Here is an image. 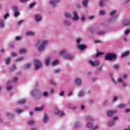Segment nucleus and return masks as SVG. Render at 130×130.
Segmentation results:
<instances>
[{
    "instance_id": "1",
    "label": "nucleus",
    "mask_w": 130,
    "mask_h": 130,
    "mask_svg": "<svg viewBox=\"0 0 130 130\" xmlns=\"http://www.w3.org/2000/svg\"><path fill=\"white\" fill-rule=\"evenodd\" d=\"M48 43V41L45 40L41 42L39 41L38 43V49L39 51H43L45 49V46Z\"/></svg>"
},
{
    "instance_id": "2",
    "label": "nucleus",
    "mask_w": 130,
    "mask_h": 130,
    "mask_svg": "<svg viewBox=\"0 0 130 130\" xmlns=\"http://www.w3.org/2000/svg\"><path fill=\"white\" fill-rule=\"evenodd\" d=\"M116 58V54L112 53H108L104 58L105 60H113Z\"/></svg>"
},
{
    "instance_id": "3",
    "label": "nucleus",
    "mask_w": 130,
    "mask_h": 130,
    "mask_svg": "<svg viewBox=\"0 0 130 130\" xmlns=\"http://www.w3.org/2000/svg\"><path fill=\"white\" fill-rule=\"evenodd\" d=\"M35 70H39L41 68H42V63H41V61L40 59H35Z\"/></svg>"
},
{
    "instance_id": "4",
    "label": "nucleus",
    "mask_w": 130,
    "mask_h": 130,
    "mask_svg": "<svg viewBox=\"0 0 130 130\" xmlns=\"http://www.w3.org/2000/svg\"><path fill=\"white\" fill-rule=\"evenodd\" d=\"M77 47L80 49V50H84L87 48V46L84 44H77Z\"/></svg>"
},
{
    "instance_id": "5",
    "label": "nucleus",
    "mask_w": 130,
    "mask_h": 130,
    "mask_svg": "<svg viewBox=\"0 0 130 130\" xmlns=\"http://www.w3.org/2000/svg\"><path fill=\"white\" fill-rule=\"evenodd\" d=\"M89 63L91 64V66H92L93 67H95L96 66H99L100 62L98 60H95V61H93V60H90Z\"/></svg>"
},
{
    "instance_id": "6",
    "label": "nucleus",
    "mask_w": 130,
    "mask_h": 130,
    "mask_svg": "<svg viewBox=\"0 0 130 130\" xmlns=\"http://www.w3.org/2000/svg\"><path fill=\"white\" fill-rule=\"evenodd\" d=\"M116 112H117V110H115L114 111H109L107 112V115L108 116L111 117L112 116V115H113L114 114H115V113H116Z\"/></svg>"
},
{
    "instance_id": "7",
    "label": "nucleus",
    "mask_w": 130,
    "mask_h": 130,
    "mask_svg": "<svg viewBox=\"0 0 130 130\" xmlns=\"http://www.w3.org/2000/svg\"><path fill=\"white\" fill-rule=\"evenodd\" d=\"M74 57H75V56L71 54H67L64 56V58H66V59H73Z\"/></svg>"
},
{
    "instance_id": "8",
    "label": "nucleus",
    "mask_w": 130,
    "mask_h": 130,
    "mask_svg": "<svg viewBox=\"0 0 130 130\" xmlns=\"http://www.w3.org/2000/svg\"><path fill=\"white\" fill-rule=\"evenodd\" d=\"M129 53H130L129 51L127 50L121 54V57L123 58L124 57H125V56H128V55H129Z\"/></svg>"
},
{
    "instance_id": "9",
    "label": "nucleus",
    "mask_w": 130,
    "mask_h": 130,
    "mask_svg": "<svg viewBox=\"0 0 130 130\" xmlns=\"http://www.w3.org/2000/svg\"><path fill=\"white\" fill-rule=\"evenodd\" d=\"M28 52V50L26 48H22L19 50V53L21 54H25Z\"/></svg>"
},
{
    "instance_id": "10",
    "label": "nucleus",
    "mask_w": 130,
    "mask_h": 130,
    "mask_svg": "<svg viewBox=\"0 0 130 130\" xmlns=\"http://www.w3.org/2000/svg\"><path fill=\"white\" fill-rule=\"evenodd\" d=\"M34 17L37 22H39L41 20V16L39 14H36Z\"/></svg>"
},
{
    "instance_id": "11",
    "label": "nucleus",
    "mask_w": 130,
    "mask_h": 130,
    "mask_svg": "<svg viewBox=\"0 0 130 130\" xmlns=\"http://www.w3.org/2000/svg\"><path fill=\"white\" fill-rule=\"evenodd\" d=\"M74 18H73V20H74V21H78V20H79V16H78V12L75 11L74 12Z\"/></svg>"
},
{
    "instance_id": "12",
    "label": "nucleus",
    "mask_w": 130,
    "mask_h": 130,
    "mask_svg": "<svg viewBox=\"0 0 130 130\" xmlns=\"http://www.w3.org/2000/svg\"><path fill=\"white\" fill-rule=\"evenodd\" d=\"M75 82L77 85H81L82 84V80L79 78L75 79Z\"/></svg>"
},
{
    "instance_id": "13",
    "label": "nucleus",
    "mask_w": 130,
    "mask_h": 130,
    "mask_svg": "<svg viewBox=\"0 0 130 130\" xmlns=\"http://www.w3.org/2000/svg\"><path fill=\"white\" fill-rule=\"evenodd\" d=\"M59 2H60V0H54L53 1H50V3L51 5L55 7V4H56V3H59Z\"/></svg>"
},
{
    "instance_id": "14",
    "label": "nucleus",
    "mask_w": 130,
    "mask_h": 130,
    "mask_svg": "<svg viewBox=\"0 0 130 130\" xmlns=\"http://www.w3.org/2000/svg\"><path fill=\"white\" fill-rule=\"evenodd\" d=\"M49 63H50V57H47L45 60V64L46 66H49Z\"/></svg>"
},
{
    "instance_id": "15",
    "label": "nucleus",
    "mask_w": 130,
    "mask_h": 130,
    "mask_svg": "<svg viewBox=\"0 0 130 130\" xmlns=\"http://www.w3.org/2000/svg\"><path fill=\"white\" fill-rule=\"evenodd\" d=\"M86 126L90 129H92V128H93V123H92L91 122H88L86 124Z\"/></svg>"
},
{
    "instance_id": "16",
    "label": "nucleus",
    "mask_w": 130,
    "mask_h": 130,
    "mask_svg": "<svg viewBox=\"0 0 130 130\" xmlns=\"http://www.w3.org/2000/svg\"><path fill=\"white\" fill-rule=\"evenodd\" d=\"M88 3H89L88 0H83L82 1V4L86 8L88 7Z\"/></svg>"
},
{
    "instance_id": "17",
    "label": "nucleus",
    "mask_w": 130,
    "mask_h": 130,
    "mask_svg": "<svg viewBox=\"0 0 130 130\" xmlns=\"http://www.w3.org/2000/svg\"><path fill=\"white\" fill-rule=\"evenodd\" d=\"M27 101L25 99H22L18 102V104H25Z\"/></svg>"
},
{
    "instance_id": "18",
    "label": "nucleus",
    "mask_w": 130,
    "mask_h": 130,
    "mask_svg": "<svg viewBox=\"0 0 130 130\" xmlns=\"http://www.w3.org/2000/svg\"><path fill=\"white\" fill-rule=\"evenodd\" d=\"M48 120V115L47 114H45L44 116V119L43 120V122H46Z\"/></svg>"
},
{
    "instance_id": "19",
    "label": "nucleus",
    "mask_w": 130,
    "mask_h": 130,
    "mask_svg": "<svg viewBox=\"0 0 130 130\" xmlns=\"http://www.w3.org/2000/svg\"><path fill=\"white\" fill-rule=\"evenodd\" d=\"M123 24L125 26H126L127 25H129L130 21L128 19H125L123 21Z\"/></svg>"
},
{
    "instance_id": "20",
    "label": "nucleus",
    "mask_w": 130,
    "mask_h": 130,
    "mask_svg": "<svg viewBox=\"0 0 130 130\" xmlns=\"http://www.w3.org/2000/svg\"><path fill=\"white\" fill-rule=\"evenodd\" d=\"M38 93V90H37V89H35L31 92V94L33 97H35V96L37 95Z\"/></svg>"
},
{
    "instance_id": "21",
    "label": "nucleus",
    "mask_w": 130,
    "mask_h": 130,
    "mask_svg": "<svg viewBox=\"0 0 130 130\" xmlns=\"http://www.w3.org/2000/svg\"><path fill=\"white\" fill-rule=\"evenodd\" d=\"M16 113H22L24 111L23 109H16L15 110Z\"/></svg>"
},
{
    "instance_id": "22",
    "label": "nucleus",
    "mask_w": 130,
    "mask_h": 130,
    "mask_svg": "<svg viewBox=\"0 0 130 130\" xmlns=\"http://www.w3.org/2000/svg\"><path fill=\"white\" fill-rule=\"evenodd\" d=\"M42 109H43V106H42L40 107L35 108L36 111H41V110H42Z\"/></svg>"
},
{
    "instance_id": "23",
    "label": "nucleus",
    "mask_w": 130,
    "mask_h": 130,
    "mask_svg": "<svg viewBox=\"0 0 130 130\" xmlns=\"http://www.w3.org/2000/svg\"><path fill=\"white\" fill-rule=\"evenodd\" d=\"M11 60H12V58H11V57L6 58V64H10V62H11Z\"/></svg>"
},
{
    "instance_id": "24",
    "label": "nucleus",
    "mask_w": 130,
    "mask_h": 130,
    "mask_svg": "<svg viewBox=\"0 0 130 130\" xmlns=\"http://www.w3.org/2000/svg\"><path fill=\"white\" fill-rule=\"evenodd\" d=\"M31 66H32V63H28L25 66L24 68L25 69H30V68H31Z\"/></svg>"
},
{
    "instance_id": "25",
    "label": "nucleus",
    "mask_w": 130,
    "mask_h": 130,
    "mask_svg": "<svg viewBox=\"0 0 130 130\" xmlns=\"http://www.w3.org/2000/svg\"><path fill=\"white\" fill-rule=\"evenodd\" d=\"M12 9L14 12H17V11L19 10V7L17 6H13L12 7Z\"/></svg>"
},
{
    "instance_id": "26",
    "label": "nucleus",
    "mask_w": 130,
    "mask_h": 130,
    "mask_svg": "<svg viewBox=\"0 0 130 130\" xmlns=\"http://www.w3.org/2000/svg\"><path fill=\"white\" fill-rule=\"evenodd\" d=\"M66 18H72V14L71 13H66L64 14Z\"/></svg>"
},
{
    "instance_id": "27",
    "label": "nucleus",
    "mask_w": 130,
    "mask_h": 130,
    "mask_svg": "<svg viewBox=\"0 0 130 130\" xmlns=\"http://www.w3.org/2000/svg\"><path fill=\"white\" fill-rule=\"evenodd\" d=\"M64 23L65 25H66V26H70V25H71V21L69 20H64Z\"/></svg>"
},
{
    "instance_id": "28",
    "label": "nucleus",
    "mask_w": 130,
    "mask_h": 130,
    "mask_svg": "<svg viewBox=\"0 0 130 130\" xmlns=\"http://www.w3.org/2000/svg\"><path fill=\"white\" fill-rule=\"evenodd\" d=\"M35 121L33 120H30L28 121V124L29 125H32V124H34Z\"/></svg>"
},
{
    "instance_id": "29",
    "label": "nucleus",
    "mask_w": 130,
    "mask_h": 130,
    "mask_svg": "<svg viewBox=\"0 0 130 130\" xmlns=\"http://www.w3.org/2000/svg\"><path fill=\"white\" fill-rule=\"evenodd\" d=\"M6 115L8 116V117H11L13 118L14 117V115L12 113H7Z\"/></svg>"
},
{
    "instance_id": "30",
    "label": "nucleus",
    "mask_w": 130,
    "mask_h": 130,
    "mask_svg": "<svg viewBox=\"0 0 130 130\" xmlns=\"http://www.w3.org/2000/svg\"><path fill=\"white\" fill-rule=\"evenodd\" d=\"M103 54H104V53L102 52H98L95 55V57H98V56H100V55H103Z\"/></svg>"
},
{
    "instance_id": "31",
    "label": "nucleus",
    "mask_w": 130,
    "mask_h": 130,
    "mask_svg": "<svg viewBox=\"0 0 130 130\" xmlns=\"http://www.w3.org/2000/svg\"><path fill=\"white\" fill-rule=\"evenodd\" d=\"M117 19V17L115 16L113 18H112L110 20V22H115V21H116Z\"/></svg>"
},
{
    "instance_id": "32",
    "label": "nucleus",
    "mask_w": 130,
    "mask_h": 130,
    "mask_svg": "<svg viewBox=\"0 0 130 130\" xmlns=\"http://www.w3.org/2000/svg\"><path fill=\"white\" fill-rule=\"evenodd\" d=\"M15 70H16V65H15V64H14L12 67L10 68V71H11L12 72H14V71H15Z\"/></svg>"
},
{
    "instance_id": "33",
    "label": "nucleus",
    "mask_w": 130,
    "mask_h": 130,
    "mask_svg": "<svg viewBox=\"0 0 130 130\" xmlns=\"http://www.w3.org/2000/svg\"><path fill=\"white\" fill-rule=\"evenodd\" d=\"M95 43H96L97 44H101L103 43V41L102 40H95L94 41Z\"/></svg>"
},
{
    "instance_id": "34",
    "label": "nucleus",
    "mask_w": 130,
    "mask_h": 130,
    "mask_svg": "<svg viewBox=\"0 0 130 130\" xmlns=\"http://www.w3.org/2000/svg\"><path fill=\"white\" fill-rule=\"evenodd\" d=\"M0 22H1V23H0V28H3V27H4V20H0Z\"/></svg>"
},
{
    "instance_id": "35",
    "label": "nucleus",
    "mask_w": 130,
    "mask_h": 130,
    "mask_svg": "<svg viewBox=\"0 0 130 130\" xmlns=\"http://www.w3.org/2000/svg\"><path fill=\"white\" fill-rule=\"evenodd\" d=\"M34 32H32V31H28L27 32H26V35H27V36H29V35H31L33 36L34 35Z\"/></svg>"
},
{
    "instance_id": "36",
    "label": "nucleus",
    "mask_w": 130,
    "mask_h": 130,
    "mask_svg": "<svg viewBox=\"0 0 130 130\" xmlns=\"http://www.w3.org/2000/svg\"><path fill=\"white\" fill-rule=\"evenodd\" d=\"M68 108L69 109H70V110H77V109H78V108H77V107H71L69 106Z\"/></svg>"
},
{
    "instance_id": "37",
    "label": "nucleus",
    "mask_w": 130,
    "mask_h": 130,
    "mask_svg": "<svg viewBox=\"0 0 130 130\" xmlns=\"http://www.w3.org/2000/svg\"><path fill=\"white\" fill-rule=\"evenodd\" d=\"M113 124H114V121H110L109 123H108V125L109 126H112V125H113Z\"/></svg>"
},
{
    "instance_id": "38",
    "label": "nucleus",
    "mask_w": 130,
    "mask_h": 130,
    "mask_svg": "<svg viewBox=\"0 0 130 130\" xmlns=\"http://www.w3.org/2000/svg\"><path fill=\"white\" fill-rule=\"evenodd\" d=\"M98 35H103V34H105V31L102 30L98 32Z\"/></svg>"
},
{
    "instance_id": "39",
    "label": "nucleus",
    "mask_w": 130,
    "mask_h": 130,
    "mask_svg": "<svg viewBox=\"0 0 130 130\" xmlns=\"http://www.w3.org/2000/svg\"><path fill=\"white\" fill-rule=\"evenodd\" d=\"M115 14H116V11H112L110 13V16H113V15H115Z\"/></svg>"
},
{
    "instance_id": "40",
    "label": "nucleus",
    "mask_w": 130,
    "mask_h": 130,
    "mask_svg": "<svg viewBox=\"0 0 130 130\" xmlns=\"http://www.w3.org/2000/svg\"><path fill=\"white\" fill-rule=\"evenodd\" d=\"M118 107L119 108H124V107H125V105L123 104H121L118 106Z\"/></svg>"
},
{
    "instance_id": "41",
    "label": "nucleus",
    "mask_w": 130,
    "mask_h": 130,
    "mask_svg": "<svg viewBox=\"0 0 130 130\" xmlns=\"http://www.w3.org/2000/svg\"><path fill=\"white\" fill-rule=\"evenodd\" d=\"M19 15H20V12L15 11L14 12V16L15 17H18V16H19Z\"/></svg>"
},
{
    "instance_id": "42",
    "label": "nucleus",
    "mask_w": 130,
    "mask_h": 130,
    "mask_svg": "<svg viewBox=\"0 0 130 130\" xmlns=\"http://www.w3.org/2000/svg\"><path fill=\"white\" fill-rule=\"evenodd\" d=\"M55 114H59L60 113V111L58 110L57 109H56L54 111Z\"/></svg>"
},
{
    "instance_id": "43",
    "label": "nucleus",
    "mask_w": 130,
    "mask_h": 130,
    "mask_svg": "<svg viewBox=\"0 0 130 130\" xmlns=\"http://www.w3.org/2000/svg\"><path fill=\"white\" fill-rule=\"evenodd\" d=\"M24 59V57H20L16 59V61H20V60H23Z\"/></svg>"
},
{
    "instance_id": "44",
    "label": "nucleus",
    "mask_w": 130,
    "mask_h": 130,
    "mask_svg": "<svg viewBox=\"0 0 130 130\" xmlns=\"http://www.w3.org/2000/svg\"><path fill=\"white\" fill-rule=\"evenodd\" d=\"M66 54V50H62L59 53V55H64Z\"/></svg>"
},
{
    "instance_id": "45",
    "label": "nucleus",
    "mask_w": 130,
    "mask_h": 130,
    "mask_svg": "<svg viewBox=\"0 0 130 130\" xmlns=\"http://www.w3.org/2000/svg\"><path fill=\"white\" fill-rule=\"evenodd\" d=\"M57 63H58V60H56L52 63V66H55V64H57Z\"/></svg>"
},
{
    "instance_id": "46",
    "label": "nucleus",
    "mask_w": 130,
    "mask_h": 130,
    "mask_svg": "<svg viewBox=\"0 0 130 130\" xmlns=\"http://www.w3.org/2000/svg\"><path fill=\"white\" fill-rule=\"evenodd\" d=\"M113 67L115 70H119V66L118 64L114 65Z\"/></svg>"
},
{
    "instance_id": "47",
    "label": "nucleus",
    "mask_w": 130,
    "mask_h": 130,
    "mask_svg": "<svg viewBox=\"0 0 130 130\" xmlns=\"http://www.w3.org/2000/svg\"><path fill=\"white\" fill-rule=\"evenodd\" d=\"M35 5H36V3H32L31 4H30L29 5V8H30L31 9H32V8H33L34 7V6H35Z\"/></svg>"
},
{
    "instance_id": "48",
    "label": "nucleus",
    "mask_w": 130,
    "mask_h": 130,
    "mask_svg": "<svg viewBox=\"0 0 130 130\" xmlns=\"http://www.w3.org/2000/svg\"><path fill=\"white\" fill-rule=\"evenodd\" d=\"M86 119H87V120H93L92 118H91V117H90V116H87L86 117Z\"/></svg>"
},
{
    "instance_id": "49",
    "label": "nucleus",
    "mask_w": 130,
    "mask_h": 130,
    "mask_svg": "<svg viewBox=\"0 0 130 130\" xmlns=\"http://www.w3.org/2000/svg\"><path fill=\"white\" fill-rule=\"evenodd\" d=\"M43 95L45 96V97H47V96H48V93H47V92H43Z\"/></svg>"
},
{
    "instance_id": "50",
    "label": "nucleus",
    "mask_w": 130,
    "mask_h": 130,
    "mask_svg": "<svg viewBox=\"0 0 130 130\" xmlns=\"http://www.w3.org/2000/svg\"><path fill=\"white\" fill-rule=\"evenodd\" d=\"M13 82H14V83H17V82H18V78L17 77H14L13 78Z\"/></svg>"
},
{
    "instance_id": "51",
    "label": "nucleus",
    "mask_w": 130,
    "mask_h": 130,
    "mask_svg": "<svg viewBox=\"0 0 130 130\" xmlns=\"http://www.w3.org/2000/svg\"><path fill=\"white\" fill-rule=\"evenodd\" d=\"M16 41H20V40H21V37L19 36H17L16 37Z\"/></svg>"
},
{
    "instance_id": "52",
    "label": "nucleus",
    "mask_w": 130,
    "mask_h": 130,
    "mask_svg": "<svg viewBox=\"0 0 130 130\" xmlns=\"http://www.w3.org/2000/svg\"><path fill=\"white\" fill-rule=\"evenodd\" d=\"M81 124H80L79 122H77L75 124V127H79V126H80Z\"/></svg>"
},
{
    "instance_id": "53",
    "label": "nucleus",
    "mask_w": 130,
    "mask_h": 130,
    "mask_svg": "<svg viewBox=\"0 0 130 130\" xmlns=\"http://www.w3.org/2000/svg\"><path fill=\"white\" fill-rule=\"evenodd\" d=\"M83 95H84V91H81L79 93V97H82V96H83Z\"/></svg>"
},
{
    "instance_id": "54",
    "label": "nucleus",
    "mask_w": 130,
    "mask_h": 130,
    "mask_svg": "<svg viewBox=\"0 0 130 130\" xmlns=\"http://www.w3.org/2000/svg\"><path fill=\"white\" fill-rule=\"evenodd\" d=\"M130 32V29H126L125 31V34L127 35Z\"/></svg>"
},
{
    "instance_id": "55",
    "label": "nucleus",
    "mask_w": 130,
    "mask_h": 130,
    "mask_svg": "<svg viewBox=\"0 0 130 130\" xmlns=\"http://www.w3.org/2000/svg\"><path fill=\"white\" fill-rule=\"evenodd\" d=\"M60 96H64V92L63 91H61L60 93Z\"/></svg>"
},
{
    "instance_id": "56",
    "label": "nucleus",
    "mask_w": 130,
    "mask_h": 130,
    "mask_svg": "<svg viewBox=\"0 0 130 130\" xmlns=\"http://www.w3.org/2000/svg\"><path fill=\"white\" fill-rule=\"evenodd\" d=\"M118 82H119V83H123V81H122V79H121V78H118Z\"/></svg>"
},
{
    "instance_id": "57",
    "label": "nucleus",
    "mask_w": 130,
    "mask_h": 130,
    "mask_svg": "<svg viewBox=\"0 0 130 130\" xmlns=\"http://www.w3.org/2000/svg\"><path fill=\"white\" fill-rule=\"evenodd\" d=\"M85 20H86V17L84 16H82L81 17V21H85Z\"/></svg>"
},
{
    "instance_id": "58",
    "label": "nucleus",
    "mask_w": 130,
    "mask_h": 130,
    "mask_svg": "<svg viewBox=\"0 0 130 130\" xmlns=\"http://www.w3.org/2000/svg\"><path fill=\"white\" fill-rule=\"evenodd\" d=\"M105 14V12L104 11H101L100 12V15H104Z\"/></svg>"
},
{
    "instance_id": "59",
    "label": "nucleus",
    "mask_w": 130,
    "mask_h": 130,
    "mask_svg": "<svg viewBox=\"0 0 130 130\" xmlns=\"http://www.w3.org/2000/svg\"><path fill=\"white\" fill-rule=\"evenodd\" d=\"M7 89L8 90V91H10V90H12V86H9L7 87Z\"/></svg>"
},
{
    "instance_id": "60",
    "label": "nucleus",
    "mask_w": 130,
    "mask_h": 130,
    "mask_svg": "<svg viewBox=\"0 0 130 130\" xmlns=\"http://www.w3.org/2000/svg\"><path fill=\"white\" fill-rule=\"evenodd\" d=\"M104 5V4H103V2L100 1V6L101 7H103Z\"/></svg>"
},
{
    "instance_id": "61",
    "label": "nucleus",
    "mask_w": 130,
    "mask_h": 130,
    "mask_svg": "<svg viewBox=\"0 0 130 130\" xmlns=\"http://www.w3.org/2000/svg\"><path fill=\"white\" fill-rule=\"evenodd\" d=\"M9 16H10V15H9V14H6L4 15V19H7V18H8V17H9Z\"/></svg>"
},
{
    "instance_id": "62",
    "label": "nucleus",
    "mask_w": 130,
    "mask_h": 130,
    "mask_svg": "<svg viewBox=\"0 0 130 130\" xmlns=\"http://www.w3.org/2000/svg\"><path fill=\"white\" fill-rule=\"evenodd\" d=\"M123 79H126L127 78V74H124L123 75Z\"/></svg>"
},
{
    "instance_id": "63",
    "label": "nucleus",
    "mask_w": 130,
    "mask_h": 130,
    "mask_svg": "<svg viewBox=\"0 0 130 130\" xmlns=\"http://www.w3.org/2000/svg\"><path fill=\"white\" fill-rule=\"evenodd\" d=\"M22 22H24V20H21L19 21H18V25H21V24H22Z\"/></svg>"
},
{
    "instance_id": "64",
    "label": "nucleus",
    "mask_w": 130,
    "mask_h": 130,
    "mask_svg": "<svg viewBox=\"0 0 130 130\" xmlns=\"http://www.w3.org/2000/svg\"><path fill=\"white\" fill-rule=\"evenodd\" d=\"M59 72H60V69H57L54 71L55 73H59Z\"/></svg>"
}]
</instances>
